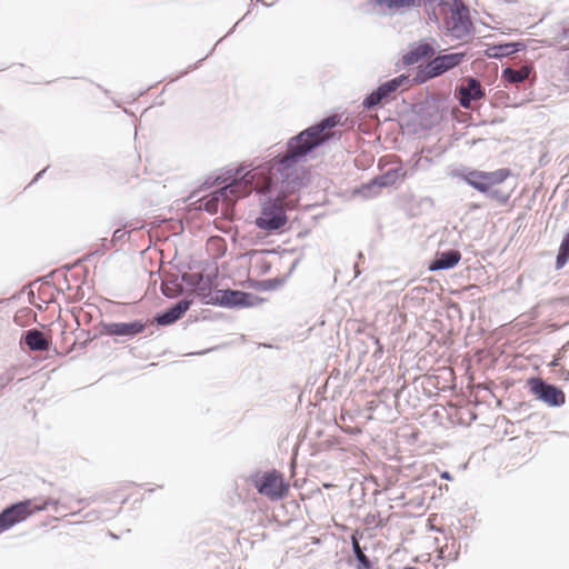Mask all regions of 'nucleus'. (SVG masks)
Returning <instances> with one entry per match:
<instances>
[{"label": "nucleus", "mask_w": 569, "mask_h": 569, "mask_svg": "<svg viewBox=\"0 0 569 569\" xmlns=\"http://www.w3.org/2000/svg\"><path fill=\"white\" fill-rule=\"evenodd\" d=\"M319 148V142L306 143L298 139V134L291 137L286 150L269 161L270 167L278 174L280 182L290 190L305 187V168L301 163L308 160V156Z\"/></svg>", "instance_id": "1"}, {"label": "nucleus", "mask_w": 569, "mask_h": 569, "mask_svg": "<svg viewBox=\"0 0 569 569\" xmlns=\"http://www.w3.org/2000/svg\"><path fill=\"white\" fill-rule=\"evenodd\" d=\"M452 178H458L466 184L483 194L487 199L506 206L511 197L512 189L505 190L500 184L512 176L510 168H499L493 171H483L471 167H460L451 171Z\"/></svg>", "instance_id": "2"}, {"label": "nucleus", "mask_w": 569, "mask_h": 569, "mask_svg": "<svg viewBox=\"0 0 569 569\" xmlns=\"http://www.w3.org/2000/svg\"><path fill=\"white\" fill-rule=\"evenodd\" d=\"M412 112L419 119L423 129H432L440 124L449 113V96L445 92H431L426 88V94L411 106Z\"/></svg>", "instance_id": "3"}, {"label": "nucleus", "mask_w": 569, "mask_h": 569, "mask_svg": "<svg viewBox=\"0 0 569 569\" xmlns=\"http://www.w3.org/2000/svg\"><path fill=\"white\" fill-rule=\"evenodd\" d=\"M468 59L469 54L466 51L439 53L417 68L413 82L415 84H423L453 70Z\"/></svg>", "instance_id": "4"}, {"label": "nucleus", "mask_w": 569, "mask_h": 569, "mask_svg": "<svg viewBox=\"0 0 569 569\" xmlns=\"http://www.w3.org/2000/svg\"><path fill=\"white\" fill-rule=\"evenodd\" d=\"M249 479L258 493L272 501L283 500L289 493V482L277 469L256 471Z\"/></svg>", "instance_id": "5"}, {"label": "nucleus", "mask_w": 569, "mask_h": 569, "mask_svg": "<svg viewBox=\"0 0 569 569\" xmlns=\"http://www.w3.org/2000/svg\"><path fill=\"white\" fill-rule=\"evenodd\" d=\"M288 222V216L280 201L268 196L260 204L259 216L254 219V224L260 230L268 233H279L284 230Z\"/></svg>", "instance_id": "6"}, {"label": "nucleus", "mask_w": 569, "mask_h": 569, "mask_svg": "<svg viewBox=\"0 0 569 569\" xmlns=\"http://www.w3.org/2000/svg\"><path fill=\"white\" fill-rule=\"evenodd\" d=\"M181 279L183 283L196 291L202 305L216 306V303L209 302L208 300H219V295L217 293L219 290L217 289L218 270L206 274H182Z\"/></svg>", "instance_id": "7"}, {"label": "nucleus", "mask_w": 569, "mask_h": 569, "mask_svg": "<svg viewBox=\"0 0 569 569\" xmlns=\"http://www.w3.org/2000/svg\"><path fill=\"white\" fill-rule=\"evenodd\" d=\"M146 326L142 319H134L129 322L100 321L94 327V330H98V335L113 337L116 343H122L142 333L146 330Z\"/></svg>", "instance_id": "8"}, {"label": "nucleus", "mask_w": 569, "mask_h": 569, "mask_svg": "<svg viewBox=\"0 0 569 569\" xmlns=\"http://www.w3.org/2000/svg\"><path fill=\"white\" fill-rule=\"evenodd\" d=\"M527 387L537 400L546 403L548 407L559 408L566 403L563 390L540 377H529L527 379Z\"/></svg>", "instance_id": "9"}, {"label": "nucleus", "mask_w": 569, "mask_h": 569, "mask_svg": "<svg viewBox=\"0 0 569 569\" xmlns=\"http://www.w3.org/2000/svg\"><path fill=\"white\" fill-rule=\"evenodd\" d=\"M219 300H208L209 302L216 303L218 307L228 309H242L250 308L264 302V298L254 295L252 292L226 288L218 290Z\"/></svg>", "instance_id": "10"}, {"label": "nucleus", "mask_w": 569, "mask_h": 569, "mask_svg": "<svg viewBox=\"0 0 569 569\" xmlns=\"http://www.w3.org/2000/svg\"><path fill=\"white\" fill-rule=\"evenodd\" d=\"M437 41L429 37L411 42L400 59L402 67H410L422 60L431 59L438 48Z\"/></svg>", "instance_id": "11"}, {"label": "nucleus", "mask_w": 569, "mask_h": 569, "mask_svg": "<svg viewBox=\"0 0 569 569\" xmlns=\"http://www.w3.org/2000/svg\"><path fill=\"white\" fill-rule=\"evenodd\" d=\"M443 29L447 36L453 40H462L468 36H473L476 27L467 13L453 12L443 20Z\"/></svg>", "instance_id": "12"}, {"label": "nucleus", "mask_w": 569, "mask_h": 569, "mask_svg": "<svg viewBox=\"0 0 569 569\" xmlns=\"http://www.w3.org/2000/svg\"><path fill=\"white\" fill-rule=\"evenodd\" d=\"M341 122V117L337 114H330L322 118L320 121L315 122L308 128L300 131L298 134V139H302L306 143H315L319 142V147L323 146L328 139L321 136L326 130L332 129L339 126Z\"/></svg>", "instance_id": "13"}, {"label": "nucleus", "mask_w": 569, "mask_h": 569, "mask_svg": "<svg viewBox=\"0 0 569 569\" xmlns=\"http://www.w3.org/2000/svg\"><path fill=\"white\" fill-rule=\"evenodd\" d=\"M399 90L391 79L380 83L371 92L367 93L361 102L366 110H375L381 107L382 102L389 101L391 97Z\"/></svg>", "instance_id": "14"}, {"label": "nucleus", "mask_w": 569, "mask_h": 569, "mask_svg": "<svg viewBox=\"0 0 569 569\" xmlns=\"http://www.w3.org/2000/svg\"><path fill=\"white\" fill-rule=\"evenodd\" d=\"M459 104L462 108H470L472 101L481 100L486 97V90L480 81L475 77H468L466 83L456 88Z\"/></svg>", "instance_id": "15"}, {"label": "nucleus", "mask_w": 569, "mask_h": 569, "mask_svg": "<svg viewBox=\"0 0 569 569\" xmlns=\"http://www.w3.org/2000/svg\"><path fill=\"white\" fill-rule=\"evenodd\" d=\"M30 505L31 499H23L6 506L0 511L2 518L10 529L32 516Z\"/></svg>", "instance_id": "16"}, {"label": "nucleus", "mask_w": 569, "mask_h": 569, "mask_svg": "<svg viewBox=\"0 0 569 569\" xmlns=\"http://www.w3.org/2000/svg\"><path fill=\"white\" fill-rule=\"evenodd\" d=\"M192 300L181 299L156 315L158 326L167 327L180 320L190 309Z\"/></svg>", "instance_id": "17"}, {"label": "nucleus", "mask_w": 569, "mask_h": 569, "mask_svg": "<svg viewBox=\"0 0 569 569\" xmlns=\"http://www.w3.org/2000/svg\"><path fill=\"white\" fill-rule=\"evenodd\" d=\"M300 260H301L300 258L295 259L292 261L288 272L284 273L283 276L276 277V278H269V279H264V280L248 278L246 281L247 286L249 288L258 290V291L277 290L278 288L282 287L288 281V279L291 277V274L296 270L297 266L300 263Z\"/></svg>", "instance_id": "18"}, {"label": "nucleus", "mask_w": 569, "mask_h": 569, "mask_svg": "<svg viewBox=\"0 0 569 569\" xmlns=\"http://www.w3.org/2000/svg\"><path fill=\"white\" fill-rule=\"evenodd\" d=\"M21 348H27L30 351L48 352L51 349L52 342L47 339L44 333L38 329L32 328L22 332L19 341Z\"/></svg>", "instance_id": "19"}, {"label": "nucleus", "mask_w": 569, "mask_h": 569, "mask_svg": "<svg viewBox=\"0 0 569 569\" xmlns=\"http://www.w3.org/2000/svg\"><path fill=\"white\" fill-rule=\"evenodd\" d=\"M461 260V252L458 249H445L436 251L433 258L429 261L430 271L450 270Z\"/></svg>", "instance_id": "20"}, {"label": "nucleus", "mask_w": 569, "mask_h": 569, "mask_svg": "<svg viewBox=\"0 0 569 569\" xmlns=\"http://www.w3.org/2000/svg\"><path fill=\"white\" fill-rule=\"evenodd\" d=\"M217 179L223 183L224 188L231 189L236 186L249 183V181L252 179V174L249 166L242 163L233 168H228Z\"/></svg>", "instance_id": "21"}, {"label": "nucleus", "mask_w": 569, "mask_h": 569, "mask_svg": "<svg viewBox=\"0 0 569 569\" xmlns=\"http://www.w3.org/2000/svg\"><path fill=\"white\" fill-rule=\"evenodd\" d=\"M527 44L522 40L518 41H500L488 46L485 50V56L490 59L500 60L506 57H510L513 53L526 50Z\"/></svg>", "instance_id": "22"}, {"label": "nucleus", "mask_w": 569, "mask_h": 569, "mask_svg": "<svg viewBox=\"0 0 569 569\" xmlns=\"http://www.w3.org/2000/svg\"><path fill=\"white\" fill-rule=\"evenodd\" d=\"M378 176L379 182L387 188L395 186L397 182L405 181L408 178V171L402 166H397Z\"/></svg>", "instance_id": "23"}, {"label": "nucleus", "mask_w": 569, "mask_h": 569, "mask_svg": "<svg viewBox=\"0 0 569 569\" xmlns=\"http://www.w3.org/2000/svg\"><path fill=\"white\" fill-rule=\"evenodd\" d=\"M378 4H382L390 11L403 13L415 8V0H378Z\"/></svg>", "instance_id": "24"}, {"label": "nucleus", "mask_w": 569, "mask_h": 569, "mask_svg": "<svg viewBox=\"0 0 569 569\" xmlns=\"http://www.w3.org/2000/svg\"><path fill=\"white\" fill-rule=\"evenodd\" d=\"M352 551L357 561V569H372L370 558L365 553L359 541L352 539Z\"/></svg>", "instance_id": "25"}, {"label": "nucleus", "mask_w": 569, "mask_h": 569, "mask_svg": "<svg viewBox=\"0 0 569 569\" xmlns=\"http://www.w3.org/2000/svg\"><path fill=\"white\" fill-rule=\"evenodd\" d=\"M382 188H385V187H383V184H381L379 182V176H376L372 179H370L368 182L362 183L361 187L359 188L358 192L363 198H373L375 196H377L378 190H380Z\"/></svg>", "instance_id": "26"}, {"label": "nucleus", "mask_w": 569, "mask_h": 569, "mask_svg": "<svg viewBox=\"0 0 569 569\" xmlns=\"http://www.w3.org/2000/svg\"><path fill=\"white\" fill-rule=\"evenodd\" d=\"M526 422L528 427L532 428L533 430L546 429L550 426L549 419L540 412H533L529 415L526 419Z\"/></svg>", "instance_id": "27"}, {"label": "nucleus", "mask_w": 569, "mask_h": 569, "mask_svg": "<svg viewBox=\"0 0 569 569\" xmlns=\"http://www.w3.org/2000/svg\"><path fill=\"white\" fill-rule=\"evenodd\" d=\"M501 80L506 83H520L523 82V74L510 66H506L501 71Z\"/></svg>", "instance_id": "28"}, {"label": "nucleus", "mask_w": 569, "mask_h": 569, "mask_svg": "<svg viewBox=\"0 0 569 569\" xmlns=\"http://www.w3.org/2000/svg\"><path fill=\"white\" fill-rule=\"evenodd\" d=\"M20 370L18 366H11L0 375V390L4 389L16 378L17 372Z\"/></svg>", "instance_id": "29"}, {"label": "nucleus", "mask_w": 569, "mask_h": 569, "mask_svg": "<svg viewBox=\"0 0 569 569\" xmlns=\"http://www.w3.org/2000/svg\"><path fill=\"white\" fill-rule=\"evenodd\" d=\"M129 236H130V233L127 230H124L122 228H118L113 231L110 243L112 246H116L118 242H124L126 239L129 238Z\"/></svg>", "instance_id": "30"}, {"label": "nucleus", "mask_w": 569, "mask_h": 569, "mask_svg": "<svg viewBox=\"0 0 569 569\" xmlns=\"http://www.w3.org/2000/svg\"><path fill=\"white\" fill-rule=\"evenodd\" d=\"M569 349V340L559 349L555 355L553 359L548 363L549 367L553 368L559 366L560 360L565 358L566 352Z\"/></svg>", "instance_id": "31"}, {"label": "nucleus", "mask_w": 569, "mask_h": 569, "mask_svg": "<svg viewBox=\"0 0 569 569\" xmlns=\"http://www.w3.org/2000/svg\"><path fill=\"white\" fill-rule=\"evenodd\" d=\"M448 7L450 14H453L455 11L459 13H467L469 11V7L462 0H452V3Z\"/></svg>", "instance_id": "32"}, {"label": "nucleus", "mask_w": 569, "mask_h": 569, "mask_svg": "<svg viewBox=\"0 0 569 569\" xmlns=\"http://www.w3.org/2000/svg\"><path fill=\"white\" fill-rule=\"evenodd\" d=\"M393 82H396V86L400 89L402 87H407L410 83L413 82V78L411 79L409 74L402 73L391 79Z\"/></svg>", "instance_id": "33"}, {"label": "nucleus", "mask_w": 569, "mask_h": 569, "mask_svg": "<svg viewBox=\"0 0 569 569\" xmlns=\"http://www.w3.org/2000/svg\"><path fill=\"white\" fill-rule=\"evenodd\" d=\"M423 7L425 12L435 10L437 11L436 3L432 2V0H415V8Z\"/></svg>", "instance_id": "34"}, {"label": "nucleus", "mask_w": 569, "mask_h": 569, "mask_svg": "<svg viewBox=\"0 0 569 569\" xmlns=\"http://www.w3.org/2000/svg\"><path fill=\"white\" fill-rule=\"evenodd\" d=\"M60 505V501L54 498H46L40 503V507H42V511L47 510L49 507H52L56 512H58V507Z\"/></svg>", "instance_id": "35"}, {"label": "nucleus", "mask_w": 569, "mask_h": 569, "mask_svg": "<svg viewBox=\"0 0 569 569\" xmlns=\"http://www.w3.org/2000/svg\"><path fill=\"white\" fill-rule=\"evenodd\" d=\"M217 44H218V43H216V44L212 47V49L209 51V53H208L204 58L200 59L199 61H197V62H196V63H193V64H190V66H189L184 71H182V72H181V77H183V76L188 74V73H189L190 71H192V70L198 69V68L201 66L202 61H203L204 59H207L210 54H212V53H213V51H214V49H216V46H217Z\"/></svg>", "instance_id": "36"}, {"label": "nucleus", "mask_w": 569, "mask_h": 569, "mask_svg": "<svg viewBox=\"0 0 569 569\" xmlns=\"http://www.w3.org/2000/svg\"><path fill=\"white\" fill-rule=\"evenodd\" d=\"M111 247L112 244L110 243V240H108L107 238H102L101 243L94 250V253H97V256H103Z\"/></svg>", "instance_id": "37"}, {"label": "nucleus", "mask_w": 569, "mask_h": 569, "mask_svg": "<svg viewBox=\"0 0 569 569\" xmlns=\"http://www.w3.org/2000/svg\"><path fill=\"white\" fill-rule=\"evenodd\" d=\"M419 207L423 210H430L435 207V201L430 197H422L419 202Z\"/></svg>", "instance_id": "38"}, {"label": "nucleus", "mask_w": 569, "mask_h": 569, "mask_svg": "<svg viewBox=\"0 0 569 569\" xmlns=\"http://www.w3.org/2000/svg\"><path fill=\"white\" fill-rule=\"evenodd\" d=\"M83 333H87V339H84L82 342L79 343V349H86L88 347V345L93 341L94 339L101 337L102 335H98V330H96V333L93 336H90L89 332H84L82 331Z\"/></svg>", "instance_id": "39"}, {"label": "nucleus", "mask_w": 569, "mask_h": 569, "mask_svg": "<svg viewBox=\"0 0 569 569\" xmlns=\"http://www.w3.org/2000/svg\"><path fill=\"white\" fill-rule=\"evenodd\" d=\"M426 13H427L428 20H429L430 22H433V23H436V24L440 26V19H439V17H438L437 11L431 10V11H428V12H426Z\"/></svg>", "instance_id": "40"}, {"label": "nucleus", "mask_w": 569, "mask_h": 569, "mask_svg": "<svg viewBox=\"0 0 569 569\" xmlns=\"http://www.w3.org/2000/svg\"><path fill=\"white\" fill-rule=\"evenodd\" d=\"M558 378L563 381H569V370L566 368H560L558 370Z\"/></svg>", "instance_id": "41"}, {"label": "nucleus", "mask_w": 569, "mask_h": 569, "mask_svg": "<svg viewBox=\"0 0 569 569\" xmlns=\"http://www.w3.org/2000/svg\"><path fill=\"white\" fill-rule=\"evenodd\" d=\"M30 509L32 510V515L42 511V507H40V503H37L36 498L31 499Z\"/></svg>", "instance_id": "42"}, {"label": "nucleus", "mask_w": 569, "mask_h": 569, "mask_svg": "<svg viewBox=\"0 0 569 569\" xmlns=\"http://www.w3.org/2000/svg\"><path fill=\"white\" fill-rule=\"evenodd\" d=\"M49 169V166H47L44 169H42L41 171H39L32 179V181L30 182V184L32 183H36L38 182L42 177L43 174L46 173V171Z\"/></svg>", "instance_id": "43"}, {"label": "nucleus", "mask_w": 569, "mask_h": 569, "mask_svg": "<svg viewBox=\"0 0 569 569\" xmlns=\"http://www.w3.org/2000/svg\"><path fill=\"white\" fill-rule=\"evenodd\" d=\"M244 19H246V16H242V17H241V19H240L239 21H237V22L234 23V26H233V27H232V28L227 32V34H226L224 37L220 38V39L217 41V43H220V42H221L226 37L230 36V34L234 31V29H236V27L239 24V22H240L241 20H244Z\"/></svg>", "instance_id": "44"}, {"label": "nucleus", "mask_w": 569, "mask_h": 569, "mask_svg": "<svg viewBox=\"0 0 569 569\" xmlns=\"http://www.w3.org/2000/svg\"><path fill=\"white\" fill-rule=\"evenodd\" d=\"M244 19H246V16H242V17H241V19H240L239 21H237V22L234 23V26H233V27H232V28L227 32V34H226L224 37L220 38V39L217 41V43H220V42H221L226 37L230 36V34L234 31V29H236V27L239 24V22H240L241 20H244Z\"/></svg>", "instance_id": "45"}, {"label": "nucleus", "mask_w": 569, "mask_h": 569, "mask_svg": "<svg viewBox=\"0 0 569 569\" xmlns=\"http://www.w3.org/2000/svg\"><path fill=\"white\" fill-rule=\"evenodd\" d=\"M518 71L523 74V81H525L530 73V67L525 64Z\"/></svg>", "instance_id": "46"}, {"label": "nucleus", "mask_w": 569, "mask_h": 569, "mask_svg": "<svg viewBox=\"0 0 569 569\" xmlns=\"http://www.w3.org/2000/svg\"><path fill=\"white\" fill-rule=\"evenodd\" d=\"M271 269V263L268 261H263L260 268L262 274L268 273Z\"/></svg>", "instance_id": "47"}, {"label": "nucleus", "mask_w": 569, "mask_h": 569, "mask_svg": "<svg viewBox=\"0 0 569 569\" xmlns=\"http://www.w3.org/2000/svg\"><path fill=\"white\" fill-rule=\"evenodd\" d=\"M280 248H271V249H264L261 252L266 254H277L279 253Z\"/></svg>", "instance_id": "48"}, {"label": "nucleus", "mask_w": 569, "mask_h": 569, "mask_svg": "<svg viewBox=\"0 0 569 569\" xmlns=\"http://www.w3.org/2000/svg\"><path fill=\"white\" fill-rule=\"evenodd\" d=\"M433 3H436L437 7H448L449 3L447 0H432Z\"/></svg>", "instance_id": "49"}, {"label": "nucleus", "mask_w": 569, "mask_h": 569, "mask_svg": "<svg viewBox=\"0 0 569 569\" xmlns=\"http://www.w3.org/2000/svg\"><path fill=\"white\" fill-rule=\"evenodd\" d=\"M440 477H441V479H445V480H452V476L449 471L441 472Z\"/></svg>", "instance_id": "50"}, {"label": "nucleus", "mask_w": 569, "mask_h": 569, "mask_svg": "<svg viewBox=\"0 0 569 569\" xmlns=\"http://www.w3.org/2000/svg\"><path fill=\"white\" fill-rule=\"evenodd\" d=\"M96 256H97V253H94V250H93V251H91V252L87 253V254L83 257V260H84V261H91V259H92L93 257H96Z\"/></svg>", "instance_id": "51"}, {"label": "nucleus", "mask_w": 569, "mask_h": 569, "mask_svg": "<svg viewBox=\"0 0 569 569\" xmlns=\"http://www.w3.org/2000/svg\"><path fill=\"white\" fill-rule=\"evenodd\" d=\"M353 270H355V278H358L361 274V271L359 269V262L355 263Z\"/></svg>", "instance_id": "52"}, {"label": "nucleus", "mask_w": 569, "mask_h": 569, "mask_svg": "<svg viewBox=\"0 0 569 569\" xmlns=\"http://www.w3.org/2000/svg\"><path fill=\"white\" fill-rule=\"evenodd\" d=\"M161 292L166 297H170L169 292L167 291V288L164 286L161 287Z\"/></svg>", "instance_id": "53"}, {"label": "nucleus", "mask_w": 569, "mask_h": 569, "mask_svg": "<svg viewBox=\"0 0 569 569\" xmlns=\"http://www.w3.org/2000/svg\"><path fill=\"white\" fill-rule=\"evenodd\" d=\"M257 2L262 4V6L270 7V4L267 3L264 0H257Z\"/></svg>", "instance_id": "54"}, {"label": "nucleus", "mask_w": 569, "mask_h": 569, "mask_svg": "<svg viewBox=\"0 0 569 569\" xmlns=\"http://www.w3.org/2000/svg\"><path fill=\"white\" fill-rule=\"evenodd\" d=\"M98 88L104 93V94H109V90L102 88L100 84H98Z\"/></svg>", "instance_id": "55"}, {"label": "nucleus", "mask_w": 569, "mask_h": 569, "mask_svg": "<svg viewBox=\"0 0 569 569\" xmlns=\"http://www.w3.org/2000/svg\"><path fill=\"white\" fill-rule=\"evenodd\" d=\"M566 76L569 80V59H568L567 67H566Z\"/></svg>", "instance_id": "56"}, {"label": "nucleus", "mask_w": 569, "mask_h": 569, "mask_svg": "<svg viewBox=\"0 0 569 569\" xmlns=\"http://www.w3.org/2000/svg\"><path fill=\"white\" fill-rule=\"evenodd\" d=\"M358 260H365V256L362 252H358Z\"/></svg>", "instance_id": "57"}, {"label": "nucleus", "mask_w": 569, "mask_h": 569, "mask_svg": "<svg viewBox=\"0 0 569 569\" xmlns=\"http://www.w3.org/2000/svg\"><path fill=\"white\" fill-rule=\"evenodd\" d=\"M84 501H87V499H84V498H81V499L77 500L78 505H82Z\"/></svg>", "instance_id": "58"}, {"label": "nucleus", "mask_w": 569, "mask_h": 569, "mask_svg": "<svg viewBox=\"0 0 569 569\" xmlns=\"http://www.w3.org/2000/svg\"><path fill=\"white\" fill-rule=\"evenodd\" d=\"M211 350H212V349H206V350H203V351L198 352V355H203V353H207V352H209V351H211Z\"/></svg>", "instance_id": "59"}, {"label": "nucleus", "mask_w": 569, "mask_h": 569, "mask_svg": "<svg viewBox=\"0 0 569 569\" xmlns=\"http://www.w3.org/2000/svg\"><path fill=\"white\" fill-rule=\"evenodd\" d=\"M368 408H369V409H373V402H372V401H371V402H369V407H368Z\"/></svg>", "instance_id": "60"}, {"label": "nucleus", "mask_w": 569, "mask_h": 569, "mask_svg": "<svg viewBox=\"0 0 569 569\" xmlns=\"http://www.w3.org/2000/svg\"><path fill=\"white\" fill-rule=\"evenodd\" d=\"M283 253H290L291 251L290 250H287V249H283L282 250Z\"/></svg>", "instance_id": "61"}, {"label": "nucleus", "mask_w": 569, "mask_h": 569, "mask_svg": "<svg viewBox=\"0 0 569 569\" xmlns=\"http://www.w3.org/2000/svg\"><path fill=\"white\" fill-rule=\"evenodd\" d=\"M1 302H2V301L0 300V303H1Z\"/></svg>", "instance_id": "62"}]
</instances>
